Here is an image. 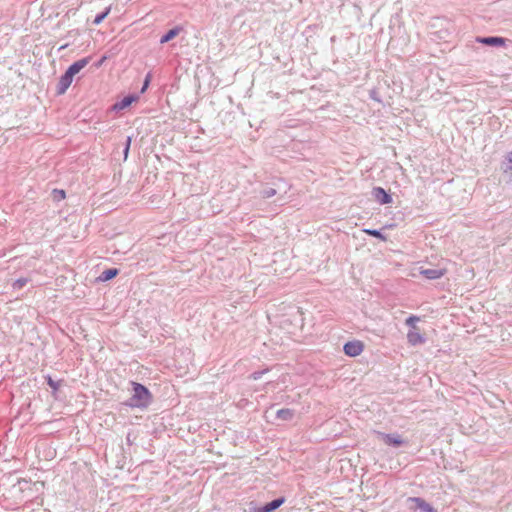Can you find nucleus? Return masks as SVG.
<instances>
[{
    "label": "nucleus",
    "instance_id": "obj_8",
    "mask_svg": "<svg viewBox=\"0 0 512 512\" xmlns=\"http://www.w3.org/2000/svg\"><path fill=\"white\" fill-rule=\"evenodd\" d=\"M420 273L427 279H439L446 274V269H422Z\"/></svg>",
    "mask_w": 512,
    "mask_h": 512
},
{
    "label": "nucleus",
    "instance_id": "obj_24",
    "mask_svg": "<svg viewBox=\"0 0 512 512\" xmlns=\"http://www.w3.org/2000/svg\"><path fill=\"white\" fill-rule=\"evenodd\" d=\"M107 57L106 56H103L100 61L98 62L97 66H101L105 61H106Z\"/></svg>",
    "mask_w": 512,
    "mask_h": 512
},
{
    "label": "nucleus",
    "instance_id": "obj_17",
    "mask_svg": "<svg viewBox=\"0 0 512 512\" xmlns=\"http://www.w3.org/2000/svg\"><path fill=\"white\" fill-rule=\"evenodd\" d=\"M110 13V8H107L105 12H103L102 14L100 15H97L93 21V23L95 25H98L100 24L107 16L108 14Z\"/></svg>",
    "mask_w": 512,
    "mask_h": 512
},
{
    "label": "nucleus",
    "instance_id": "obj_9",
    "mask_svg": "<svg viewBox=\"0 0 512 512\" xmlns=\"http://www.w3.org/2000/svg\"><path fill=\"white\" fill-rule=\"evenodd\" d=\"M383 441L389 446H400L404 443L403 439L398 434H382Z\"/></svg>",
    "mask_w": 512,
    "mask_h": 512
},
{
    "label": "nucleus",
    "instance_id": "obj_21",
    "mask_svg": "<svg viewBox=\"0 0 512 512\" xmlns=\"http://www.w3.org/2000/svg\"><path fill=\"white\" fill-rule=\"evenodd\" d=\"M148 85H149V79L147 78V79L145 80L144 84H143L142 89H141V92H142V93L146 91V89H147Z\"/></svg>",
    "mask_w": 512,
    "mask_h": 512
},
{
    "label": "nucleus",
    "instance_id": "obj_15",
    "mask_svg": "<svg viewBox=\"0 0 512 512\" xmlns=\"http://www.w3.org/2000/svg\"><path fill=\"white\" fill-rule=\"evenodd\" d=\"M179 33L178 29L169 30L162 38L161 43H166L172 40Z\"/></svg>",
    "mask_w": 512,
    "mask_h": 512
},
{
    "label": "nucleus",
    "instance_id": "obj_4",
    "mask_svg": "<svg viewBox=\"0 0 512 512\" xmlns=\"http://www.w3.org/2000/svg\"><path fill=\"white\" fill-rule=\"evenodd\" d=\"M373 195L381 204H389L392 202V197L382 187L374 188Z\"/></svg>",
    "mask_w": 512,
    "mask_h": 512
},
{
    "label": "nucleus",
    "instance_id": "obj_3",
    "mask_svg": "<svg viewBox=\"0 0 512 512\" xmlns=\"http://www.w3.org/2000/svg\"><path fill=\"white\" fill-rule=\"evenodd\" d=\"M138 100H139L138 95H128V96L124 97L122 100L116 102L112 106V110H114V111L124 110V109L128 108L131 104L136 103Z\"/></svg>",
    "mask_w": 512,
    "mask_h": 512
},
{
    "label": "nucleus",
    "instance_id": "obj_6",
    "mask_svg": "<svg viewBox=\"0 0 512 512\" xmlns=\"http://www.w3.org/2000/svg\"><path fill=\"white\" fill-rule=\"evenodd\" d=\"M73 81V77H71L69 74L65 72L64 75L61 76L58 87H57V93L58 94H64L66 90L70 87L71 83Z\"/></svg>",
    "mask_w": 512,
    "mask_h": 512
},
{
    "label": "nucleus",
    "instance_id": "obj_20",
    "mask_svg": "<svg viewBox=\"0 0 512 512\" xmlns=\"http://www.w3.org/2000/svg\"><path fill=\"white\" fill-rule=\"evenodd\" d=\"M417 321H419V318L417 316H410L409 318L406 319V324L414 328V324Z\"/></svg>",
    "mask_w": 512,
    "mask_h": 512
},
{
    "label": "nucleus",
    "instance_id": "obj_2",
    "mask_svg": "<svg viewBox=\"0 0 512 512\" xmlns=\"http://www.w3.org/2000/svg\"><path fill=\"white\" fill-rule=\"evenodd\" d=\"M365 349L364 342L360 340L348 341L344 344L343 351L349 357L359 356Z\"/></svg>",
    "mask_w": 512,
    "mask_h": 512
},
{
    "label": "nucleus",
    "instance_id": "obj_1",
    "mask_svg": "<svg viewBox=\"0 0 512 512\" xmlns=\"http://www.w3.org/2000/svg\"><path fill=\"white\" fill-rule=\"evenodd\" d=\"M133 395L130 399L129 406L134 408H147L153 399L151 392L142 384L132 382Z\"/></svg>",
    "mask_w": 512,
    "mask_h": 512
},
{
    "label": "nucleus",
    "instance_id": "obj_23",
    "mask_svg": "<svg viewBox=\"0 0 512 512\" xmlns=\"http://www.w3.org/2000/svg\"><path fill=\"white\" fill-rule=\"evenodd\" d=\"M507 159H508V161L510 163V167L509 168H510V170H512V152L508 154Z\"/></svg>",
    "mask_w": 512,
    "mask_h": 512
},
{
    "label": "nucleus",
    "instance_id": "obj_25",
    "mask_svg": "<svg viewBox=\"0 0 512 512\" xmlns=\"http://www.w3.org/2000/svg\"><path fill=\"white\" fill-rule=\"evenodd\" d=\"M59 196H62V198H64L65 197L64 191H60Z\"/></svg>",
    "mask_w": 512,
    "mask_h": 512
},
{
    "label": "nucleus",
    "instance_id": "obj_10",
    "mask_svg": "<svg viewBox=\"0 0 512 512\" xmlns=\"http://www.w3.org/2000/svg\"><path fill=\"white\" fill-rule=\"evenodd\" d=\"M409 501L415 503L417 508H419L425 512H436L435 509L422 498L411 497V498H409Z\"/></svg>",
    "mask_w": 512,
    "mask_h": 512
},
{
    "label": "nucleus",
    "instance_id": "obj_5",
    "mask_svg": "<svg viewBox=\"0 0 512 512\" xmlns=\"http://www.w3.org/2000/svg\"><path fill=\"white\" fill-rule=\"evenodd\" d=\"M89 63L88 58L80 59L76 62H74L66 71L67 74H69L71 77H74L76 74H78L87 64Z\"/></svg>",
    "mask_w": 512,
    "mask_h": 512
},
{
    "label": "nucleus",
    "instance_id": "obj_14",
    "mask_svg": "<svg viewBox=\"0 0 512 512\" xmlns=\"http://www.w3.org/2000/svg\"><path fill=\"white\" fill-rule=\"evenodd\" d=\"M118 274V270L113 268V269H107L105 271L102 272L101 276H100V280L101 281H108V280H111L112 278H114L116 275Z\"/></svg>",
    "mask_w": 512,
    "mask_h": 512
},
{
    "label": "nucleus",
    "instance_id": "obj_16",
    "mask_svg": "<svg viewBox=\"0 0 512 512\" xmlns=\"http://www.w3.org/2000/svg\"><path fill=\"white\" fill-rule=\"evenodd\" d=\"M364 232L370 236L376 237L382 241H386V237L382 235L378 230L365 229Z\"/></svg>",
    "mask_w": 512,
    "mask_h": 512
},
{
    "label": "nucleus",
    "instance_id": "obj_26",
    "mask_svg": "<svg viewBox=\"0 0 512 512\" xmlns=\"http://www.w3.org/2000/svg\"><path fill=\"white\" fill-rule=\"evenodd\" d=\"M59 196H62V198H64L65 197L64 191H60Z\"/></svg>",
    "mask_w": 512,
    "mask_h": 512
},
{
    "label": "nucleus",
    "instance_id": "obj_13",
    "mask_svg": "<svg viewBox=\"0 0 512 512\" xmlns=\"http://www.w3.org/2000/svg\"><path fill=\"white\" fill-rule=\"evenodd\" d=\"M294 412L289 408H283L277 411V417L281 420L289 421L293 418Z\"/></svg>",
    "mask_w": 512,
    "mask_h": 512
},
{
    "label": "nucleus",
    "instance_id": "obj_18",
    "mask_svg": "<svg viewBox=\"0 0 512 512\" xmlns=\"http://www.w3.org/2000/svg\"><path fill=\"white\" fill-rule=\"evenodd\" d=\"M27 279L26 278H20V279H17L14 283H13V287L14 288H17V289H21L22 287H24L27 283Z\"/></svg>",
    "mask_w": 512,
    "mask_h": 512
},
{
    "label": "nucleus",
    "instance_id": "obj_22",
    "mask_svg": "<svg viewBox=\"0 0 512 512\" xmlns=\"http://www.w3.org/2000/svg\"><path fill=\"white\" fill-rule=\"evenodd\" d=\"M130 143H131V138L129 137L127 139V146H126V149H125V156H127V154H128Z\"/></svg>",
    "mask_w": 512,
    "mask_h": 512
},
{
    "label": "nucleus",
    "instance_id": "obj_19",
    "mask_svg": "<svg viewBox=\"0 0 512 512\" xmlns=\"http://www.w3.org/2000/svg\"><path fill=\"white\" fill-rule=\"evenodd\" d=\"M47 383L53 390H57L59 388V384L53 381L50 376L47 377Z\"/></svg>",
    "mask_w": 512,
    "mask_h": 512
},
{
    "label": "nucleus",
    "instance_id": "obj_12",
    "mask_svg": "<svg viewBox=\"0 0 512 512\" xmlns=\"http://www.w3.org/2000/svg\"><path fill=\"white\" fill-rule=\"evenodd\" d=\"M479 42L486 45L502 46L505 44V39L501 37H486L478 40Z\"/></svg>",
    "mask_w": 512,
    "mask_h": 512
},
{
    "label": "nucleus",
    "instance_id": "obj_11",
    "mask_svg": "<svg viewBox=\"0 0 512 512\" xmlns=\"http://www.w3.org/2000/svg\"><path fill=\"white\" fill-rule=\"evenodd\" d=\"M284 501V498L273 500L272 502L267 503L263 507L257 509L255 512H272L275 509L279 508L284 503Z\"/></svg>",
    "mask_w": 512,
    "mask_h": 512
},
{
    "label": "nucleus",
    "instance_id": "obj_7",
    "mask_svg": "<svg viewBox=\"0 0 512 512\" xmlns=\"http://www.w3.org/2000/svg\"><path fill=\"white\" fill-rule=\"evenodd\" d=\"M407 340L411 345L415 346L417 344L423 343L424 337L421 335L419 330L416 327H414V329H412L408 332Z\"/></svg>",
    "mask_w": 512,
    "mask_h": 512
}]
</instances>
